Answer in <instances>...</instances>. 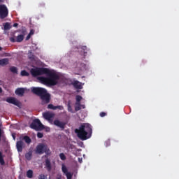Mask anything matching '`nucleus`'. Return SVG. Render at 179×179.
I'll return each instance as SVG.
<instances>
[{
  "label": "nucleus",
  "instance_id": "obj_1",
  "mask_svg": "<svg viewBox=\"0 0 179 179\" xmlns=\"http://www.w3.org/2000/svg\"><path fill=\"white\" fill-rule=\"evenodd\" d=\"M31 74L34 78L40 76V75H46L47 77H38V80L47 86H55L58 85V81L59 80V76L47 68L32 69Z\"/></svg>",
  "mask_w": 179,
  "mask_h": 179
},
{
  "label": "nucleus",
  "instance_id": "obj_2",
  "mask_svg": "<svg viewBox=\"0 0 179 179\" xmlns=\"http://www.w3.org/2000/svg\"><path fill=\"white\" fill-rule=\"evenodd\" d=\"M75 132L77 134L78 138L81 141H87L92 137L93 129L92 126L89 124L85 125L82 124L79 129H76Z\"/></svg>",
  "mask_w": 179,
  "mask_h": 179
},
{
  "label": "nucleus",
  "instance_id": "obj_3",
  "mask_svg": "<svg viewBox=\"0 0 179 179\" xmlns=\"http://www.w3.org/2000/svg\"><path fill=\"white\" fill-rule=\"evenodd\" d=\"M30 128L35 129V131H43V129H44V125L41 124L40 120L35 119L30 124Z\"/></svg>",
  "mask_w": 179,
  "mask_h": 179
},
{
  "label": "nucleus",
  "instance_id": "obj_4",
  "mask_svg": "<svg viewBox=\"0 0 179 179\" xmlns=\"http://www.w3.org/2000/svg\"><path fill=\"white\" fill-rule=\"evenodd\" d=\"M9 12L8 10V8L5 4L0 5V19H5V17H8Z\"/></svg>",
  "mask_w": 179,
  "mask_h": 179
},
{
  "label": "nucleus",
  "instance_id": "obj_5",
  "mask_svg": "<svg viewBox=\"0 0 179 179\" xmlns=\"http://www.w3.org/2000/svg\"><path fill=\"white\" fill-rule=\"evenodd\" d=\"M40 99L41 100L42 106L48 104L50 101H51V94L46 91L45 93L40 97Z\"/></svg>",
  "mask_w": 179,
  "mask_h": 179
},
{
  "label": "nucleus",
  "instance_id": "obj_6",
  "mask_svg": "<svg viewBox=\"0 0 179 179\" xmlns=\"http://www.w3.org/2000/svg\"><path fill=\"white\" fill-rule=\"evenodd\" d=\"M31 92L32 93H34V94H36V96L41 97L47 92V90H45V88L42 87H33L31 89Z\"/></svg>",
  "mask_w": 179,
  "mask_h": 179
},
{
  "label": "nucleus",
  "instance_id": "obj_7",
  "mask_svg": "<svg viewBox=\"0 0 179 179\" xmlns=\"http://www.w3.org/2000/svg\"><path fill=\"white\" fill-rule=\"evenodd\" d=\"M45 148V145L41 143L38 144L36 148V155H43L44 153V149Z\"/></svg>",
  "mask_w": 179,
  "mask_h": 179
},
{
  "label": "nucleus",
  "instance_id": "obj_8",
  "mask_svg": "<svg viewBox=\"0 0 179 179\" xmlns=\"http://www.w3.org/2000/svg\"><path fill=\"white\" fill-rule=\"evenodd\" d=\"M23 40H24V35H18L16 38L11 37L10 38V41L11 43H22V41H23Z\"/></svg>",
  "mask_w": 179,
  "mask_h": 179
},
{
  "label": "nucleus",
  "instance_id": "obj_9",
  "mask_svg": "<svg viewBox=\"0 0 179 179\" xmlns=\"http://www.w3.org/2000/svg\"><path fill=\"white\" fill-rule=\"evenodd\" d=\"M16 148H17V152H23V148H24V142H23V141L22 140L17 141Z\"/></svg>",
  "mask_w": 179,
  "mask_h": 179
},
{
  "label": "nucleus",
  "instance_id": "obj_10",
  "mask_svg": "<svg viewBox=\"0 0 179 179\" xmlns=\"http://www.w3.org/2000/svg\"><path fill=\"white\" fill-rule=\"evenodd\" d=\"M43 115L45 120H47L48 121H51V119L54 118V116L55 115L54 113H51L50 112H46L43 113Z\"/></svg>",
  "mask_w": 179,
  "mask_h": 179
},
{
  "label": "nucleus",
  "instance_id": "obj_11",
  "mask_svg": "<svg viewBox=\"0 0 179 179\" xmlns=\"http://www.w3.org/2000/svg\"><path fill=\"white\" fill-rule=\"evenodd\" d=\"M6 101L10 103V104H14V106H19V101L13 97L7 98Z\"/></svg>",
  "mask_w": 179,
  "mask_h": 179
},
{
  "label": "nucleus",
  "instance_id": "obj_12",
  "mask_svg": "<svg viewBox=\"0 0 179 179\" xmlns=\"http://www.w3.org/2000/svg\"><path fill=\"white\" fill-rule=\"evenodd\" d=\"M53 124L56 127H59V128H62V129H64L65 128V123H64L58 120H54Z\"/></svg>",
  "mask_w": 179,
  "mask_h": 179
},
{
  "label": "nucleus",
  "instance_id": "obj_13",
  "mask_svg": "<svg viewBox=\"0 0 179 179\" xmlns=\"http://www.w3.org/2000/svg\"><path fill=\"white\" fill-rule=\"evenodd\" d=\"M48 108H49L50 110H64V107L62 106H53L52 103H50L48 106Z\"/></svg>",
  "mask_w": 179,
  "mask_h": 179
},
{
  "label": "nucleus",
  "instance_id": "obj_14",
  "mask_svg": "<svg viewBox=\"0 0 179 179\" xmlns=\"http://www.w3.org/2000/svg\"><path fill=\"white\" fill-rule=\"evenodd\" d=\"M71 85L73 86V87H75V89H83V87L82 86V83L78 81V80H75L74 82H73L71 83Z\"/></svg>",
  "mask_w": 179,
  "mask_h": 179
},
{
  "label": "nucleus",
  "instance_id": "obj_15",
  "mask_svg": "<svg viewBox=\"0 0 179 179\" xmlns=\"http://www.w3.org/2000/svg\"><path fill=\"white\" fill-rule=\"evenodd\" d=\"M45 166L46 167V170H48V171H50L52 169V166H51V161H50V159L47 158L45 160Z\"/></svg>",
  "mask_w": 179,
  "mask_h": 179
},
{
  "label": "nucleus",
  "instance_id": "obj_16",
  "mask_svg": "<svg viewBox=\"0 0 179 179\" xmlns=\"http://www.w3.org/2000/svg\"><path fill=\"white\" fill-rule=\"evenodd\" d=\"M20 139L21 141H24L27 145H30V143H31V138H30L29 136H20Z\"/></svg>",
  "mask_w": 179,
  "mask_h": 179
},
{
  "label": "nucleus",
  "instance_id": "obj_17",
  "mask_svg": "<svg viewBox=\"0 0 179 179\" xmlns=\"http://www.w3.org/2000/svg\"><path fill=\"white\" fill-rule=\"evenodd\" d=\"M15 94H17V96H23V94H24V88H17L15 90Z\"/></svg>",
  "mask_w": 179,
  "mask_h": 179
},
{
  "label": "nucleus",
  "instance_id": "obj_18",
  "mask_svg": "<svg viewBox=\"0 0 179 179\" xmlns=\"http://www.w3.org/2000/svg\"><path fill=\"white\" fill-rule=\"evenodd\" d=\"M8 64H9L8 59L5 58L0 59V65H1V66H5V65H8Z\"/></svg>",
  "mask_w": 179,
  "mask_h": 179
},
{
  "label": "nucleus",
  "instance_id": "obj_19",
  "mask_svg": "<svg viewBox=\"0 0 179 179\" xmlns=\"http://www.w3.org/2000/svg\"><path fill=\"white\" fill-rule=\"evenodd\" d=\"M33 156V151L29 150L28 152L25 154V158L27 160H31V157Z\"/></svg>",
  "mask_w": 179,
  "mask_h": 179
},
{
  "label": "nucleus",
  "instance_id": "obj_20",
  "mask_svg": "<svg viewBox=\"0 0 179 179\" xmlns=\"http://www.w3.org/2000/svg\"><path fill=\"white\" fill-rule=\"evenodd\" d=\"M0 164L1 166H5V160L3 159V155L2 152L0 151Z\"/></svg>",
  "mask_w": 179,
  "mask_h": 179
},
{
  "label": "nucleus",
  "instance_id": "obj_21",
  "mask_svg": "<svg viewBox=\"0 0 179 179\" xmlns=\"http://www.w3.org/2000/svg\"><path fill=\"white\" fill-rule=\"evenodd\" d=\"M27 177L28 178H33V171H31V170H28L27 171Z\"/></svg>",
  "mask_w": 179,
  "mask_h": 179
},
{
  "label": "nucleus",
  "instance_id": "obj_22",
  "mask_svg": "<svg viewBox=\"0 0 179 179\" xmlns=\"http://www.w3.org/2000/svg\"><path fill=\"white\" fill-rule=\"evenodd\" d=\"M10 72H12L13 73H16L17 74V67L16 66H11L10 68Z\"/></svg>",
  "mask_w": 179,
  "mask_h": 179
},
{
  "label": "nucleus",
  "instance_id": "obj_23",
  "mask_svg": "<svg viewBox=\"0 0 179 179\" xmlns=\"http://www.w3.org/2000/svg\"><path fill=\"white\" fill-rule=\"evenodd\" d=\"M62 171L64 173V174L68 173V169L64 164L62 165Z\"/></svg>",
  "mask_w": 179,
  "mask_h": 179
},
{
  "label": "nucleus",
  "instance_id": "obj_24",
  "mask_svg": "<svg viewBox=\"0 0 179 179\" xmlns=\"http://www.w3.org/2000/svg\"><path fill=\"white\" fill-rule=\"evenodd\" d=\"M11 28L12 27L10 26V24H9L8 22H6L4 24V30H10Z\"/></svg>",
  "mask_w": 179,
  "mask_h": 179
},
{
  "label": "nucleus",
  "instance_id": "obj_25",
  "mask_svg": "<svg viewBox=\"0 0 179 179\" xmlns=\"http://www.w3.org/2000/svg\"><path fill=\"white\" fill-rule=\"evenodd\" d=\"M43 153H46V155H51V150H50L48 148H47V145H45Z\"/></svg>",
  "mask_w": 179,
  "mask_h": 179
},
{
  "label": "nucleus",
  "instance_id": "obj_26",
  "mask_svg": "<svg viewBox=\"0 0 179 179\" xmlns=\"http://www.w3.org/2000/svg\"><path fill=\"white\" fill-rule=\"evenodd\" d=\"M30 73L29 72H27L26 70H22L21 71V76H29Z\"/></svg>",
  "mask_w": 179,
  "mask_h": 179
},
{
  "label": "nucleus",
  "instance_id": "obj_27",
  "mask_svg": "<svg viewBox=\"0 0 179 179\" xmlns=\"http://www.w3.org/2000/svg\"><path fill=\"white\" fill-rule=\"evenodd\" d=\"M21 34H22L21 36H24V37L25 34H27V30L26 29V28H24V27L22 28Z\"/></svg>",
  "mask_w": 179,
  "mask_h": 179
},
{
  "label": "nucleus",
  "instance_id": "obj_28",
  "mask_svg": "<svg viewBox=\"0 0 179 179\" xmlns=\"http://www.w3.org/2000/svg\"><path fill=\"white\" fill-rule=\"evenodd\" d=\"M65 176H66L67 179H72L73 174L71 173V172H68L67 173L65 174Z\"/></svg>",
  "mask_w": 179,
  "mask_h": 179
},
{
  "label": "nucleus",
  "instance_id": "obj_29",
  "mask_svg": "<svg viewBox=\"0 0 179 179\" xmlns=\"http://www.w3.org/2000/svg\"><path fill=\"white\" fill-rule=\"evenodd\" d=\"M81 50H83V51H84V56L86 57V54H87V47L86 46H82Z\"/></svg>",
  "mask_w": 179,
  "mask_h": 179
},
{
  "label": "nucleus",
  "instance_id": "obj_30",
  "mask_svg": "<svg viewBox=\"0 0 179 179\" xmlns=\"http://www.w3.org/2000/svg\"><path fill=\"white\" fill-rule=\"evenodd\" d=\"M59 157L61 159V160H66V156H65V154L64 153H60L59 154Z\"/></svg>",
  "mask_w": 179,
  "mask_h": 179
},
{
  "label": "nucleus",
  "instance_id": "obj_31",
  "mask_svg": "<svg viewBox=\"0 0 179 179\" xmlns=\"http://www.w3.org/2000/svg\"><path fill=\"white\" fill-rule=\"evenodd\" d=\"M82 96H80V95H77L76 96V101H82Z\"/></svg>",
  "mask_w": 179,
  "mask_h": 179
},
{
  "label": "nucleus",
  "instance_id": "obj_32",
  "mask_svg": "<svg viewBox=\"0 0 179 179\" xmlns=\"http://www.w3.org/2000/svg\"><path fill=\"white\" fill-rule=\"evenodd\" d=\"M82 110V107H80V105H76V106H75V110H76V111H79V110Z\"/></svg>",
  "mask_w": 179,
  "mask_h": 179
},
{
  "label": "nucleus",
  "instance_id": "obj_33",
  "mask_svg": "<svg viewBox=\"0 0 179 179\" xmlns=\"http://www.w3.org/2000/svg\"><path fill=\"white\" fill-rule=\"evenodd\" d=\"M67 107H68V111H69L70 113H72V106H71L70 103L67 105Z\"/></svg>",
  "mask_w": 179,
  "mask_h": 179
},
{
  "label": "nucleus",
  "instance_id": "obj_34",
  "mask_svg": "<svg viewBox=\"0 0 179 179\" xmlns=\"http://www.w3.org/2000/svg\"><path fill=\"white\" fill-rule=\"evenodd\" d=\"M43 136H44V135L43 134V133H41V132H38V133H37V137H38V138H43Z\"/></svg>",
  "mask_w": 179,
  "mask_h": 179
},
{
  "label": "nucleus",
  "instance_id": "obj_35",
  "mask_svg": "<svg viewBox=\"0 0 179 179\" xmlns=\"http://www.w3.org/2000/svg\"><path fill=\"white\" fill-rule=\"evenodd\" d=\"M47 177L44 174L39 175L38 179H45Z\"/></svg>",
  "mask_w": 179,
  "mask_h": 179
},
{
  "label": "nucleus",
  "instance_id": "obj_36",
  "mask_svg": "<svg viewBox=\"0 0 179 179\" xmlns=\"http://www.w3.org/2000/svg\"><path fill=\"white\" fill-rule=\"evenodd\" d=\"M100 117H106V115H107V113L105 112H101L99 114Z\"/></svg>",
  "mask_w": 179,
  "mask_h": 179
},
{
  "label": "nucleus",
  "instance_id": "obj_37",
  "mask_svg": "<svg viewBox=\"0 0 179 179\" xmlns=\"http://www.w3.org/2000/svg\"><path fill=\"white\" fill-rule=\"evenodd\" d=\"M39 8H44L45 6V3L43 2L39 3Z\"/></svg>",
  "mask_w": 179,
  "mask_h": 179
},
{
  "label": "nucleus",
  "instance_id": "obj_38",
  "mask_svg": "<svg viewBox=\"0 0 179 179\" xmlns=\"http://www.w3.org/2000/svg\"><path fill=\"white\" fill-rule=\"evenodd\" d=\"M110 145H111V143L110 141V139L106 141V148H108V146H110Z\"/></svg>",
  "mask_w": 179,
  "mask_h": 179
},
{
  "label": "nucleus",
  "instance_id": "obj_39",
  "mask_svg": "<svg viewBox=\"0 0 179 179\" xmlns=\"http://www.w3.org/2000/svg\"><path fill=\"white\" fill-rule=\"evenodd\" d=\"M56 179H62V175H61V174H57V177H56Z\"/></svg>",
  "mask_w": 179,
  "mask_h": 179
},
{
  "label": "nucleus",
  "instance_id": "obj_40",
  "mask_svg": "<svg viewBox=\"0 0 179 179\" xmlns=\"http://www.w3.org/2000/svg\"><path fill=\"white\" fill-rule=\"evenodd\" d=\"M29 34H30V36H33V34H34V30L31 29Z\"/></svg>",
  "mask_w": 179,
  "mask_h": 179
},
{
  "label": "nucleus",
  "instance_id": "obj_41",
  "mask_svg": "<svg viewBox=\"0 0 179 179\" xmlns=\"http://www.w3.org/2000/svg\"><path fill=\"white\" fill-rule=\"evenodd\" d=\"M31 37V35L28 34L27 36L26 37V40H30V38Z\"/></svg>",
  "mask_w": 179,
  "mask_h": 179
},
{
  "label": "nucleus",
  "instance_id": "obj_42",
  "mask_svg": "<svg viewBox=\"0 0 179 179\" xmlns=\"http://www.w3.org/2000/svg\"><path fill=\"white\" fill-rule=\"evenodd\" d=\"M76 106H81L80 101H76Z\"/></svg>",
  "mask_w": 179,
  "mask_h": 179
},
{
  "label": "nucleus",
  "instance_id": "obj_43",
  "mask_svg": "<svg viewBox=\"0 0 179 179\" xmlns=\"http://www.w3.org/2000/svg\"><path fill=\"white\" fill-rule=\"evenodd\" d=\"M17 26H19V24H17V23H14L13 27H17Z\"/></svg>",
  "mask_w": 179,
  "mask_h": 179
},
{
  "label": "nucleus",
  "instance_id": "obj_44",
  "mask_svg": "<svg viewBox=\"0 0 179 179\" xmlns=\"http://www.w3.org/2000/svg\"><path fill=\"white\" fill-rule=\"evenodd\" d=\"M0 138H2V130L0 129Z\"/></svg>",
  "mask_w": 179,
  "mask_h": 179
},
{
  "label": "nucleus",
  "instance_id": "obj_45",
  "mask_svg": "<svg viewBox=\"0 0 179 179\" xmlns=\"http://www.w3.org/2000/svg\"><path fill=\"white\" fill-rule=\"evenodd\" d=\"M29 59H34V56L29 57Z\"/></svg>",
  "mask_w": 179,
  "mask_h": 179
},
{
  "label": "nucleus",
  "instance_id": "obj_46",
  "mask_svg": "<svg viewBox=\"0 0 179 179\" xmlns=\"http://www.w3.org/2000/svg\"><path fill=\"white\" fill-rule=\"evenodd\" d=\"M80 107H81V108H85V105H80Z\"/></svg>",
  "mask_w": 179,
  "mask_h": 179
},
{
  "label": "nucleus",
  "instance_id": "obj_47",
  "mask_svg": "<svg viewBox=\"0 0 179 179\" xmlns=\"http://www.w3.org/2000/svg\"><path fill=\"white\" fill-rule=\"evenodd\" d=\"M0 93H2V88L0 87Z\"/></svg>",
  "mask_w": 179,
  "mask_h": 179
},
{
  "label": "nucleus",
  "instance_id": "obj_48",
  "mask_svg": "<svg viewBox=\"0 0 179 179\" xmlns=\"http://www.w3.org/2000/svg\"><path fill=\"white\" fill-rule=\"evenodd\" d=\"M0 51H2V47L0 46Z\"/></svg>",
  "mask_w": 179,
  "mask_h": 179
},
{
  "label": "nucleus",
  "instance_id": "obj_49",
  "mask_svg": "<svg viewBox=\"0 0 179 179\" xmlns=\"http://www.w3.org/2000/svg\"><path fill=\"white\" fill-rule=\"evenodd\" d=\"M0 2H3V0H0Z\"/></svg>",
  "mask_w": 179,
  "mask_h": 179
},
{
  "label": "nucleus",
  "instance_id": "obj_50",
  "mask_svg": "<svg viewBox=\"0 0 179 179\" xmlns=\"http://www.w3.org/2000/svg\"><path fill=\"white\" fill-rule=\"evenodd\" d=\"M0 142H1V137H0Z\"/></svg>",
  "mask_w": 179,
  "mask_h": 179
}]
</instances>
